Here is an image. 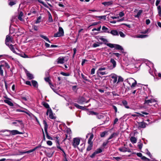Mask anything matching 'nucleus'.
Listing matches in <instances>:
<instances>
[{"instance_id": "10", "label": "nucleus", "mask_w": 161, "mask_h": 161, "mask_svg": "<svg viewBox=\"0 0 161 161\" xmlns=\"http://www.w3.org/2000/svg\"><path fill=\"white\" fill-rule=\"evenodd\" d=\"M58 64H63L64 63V57H59L57 59Z\"/></svg>"}, {"instance_id": "64", "label": "nucleus", "mask_w": 161, "mask_h": 161, "mask_svg": "<svg viewBox=\"0 0 161 161\" xmlns=\"http://www.w3.org/2000/svg\"><path fill=\"white\" fill-rule=\"evenodd\" d=\"M47 144L49 146H51L52 144V142L50 141H48L47 142Z\"/></svg>"}, {"instance_id": "16", "label": "nucleus", "mask_w": 161, "mask_h": 161, "mask_svg": "<svg viewBox=\"0 0 161 161\" xmlns=\"http://www.w3.org/2000/svg\"><path fill=\"white\" fill-rule=\"evenodd\" d=\"M73 104L77 108L82 110H84L85 109V108L84 107L80 106L76 103H73Z\"/></svg>"}, {"instance_id": "57", "label": "nucleus", "mask_w": 161, "mask_h": 161, "mask_svg": "<svg viewBox=\"0 0 161 161\" xmlns=\"http://www.w3.org/2000/svg\"><path fill=\"white\" fill-rule=\"evenodd\" d=\"M142 10H139V11L137 13V16L138 17L139 16H140L141 15V14L142 13Z\"/></svg>"}, {"instance_id": "30", "label": "nucleus", "mask_w": 161, "mask_h": 161, "mask_svg": "<svg viewBox=\"0 0 161 161\" xmlns=\"http://www.w3.org/2000/svg\"><path fill=\"white\" fill-rule=\"evenodd\" d=\"M43 124L44 126V129L45 131H47V129L48 128V125L47 124V123L46 121L45 120H43Z\"/></svg>"}, {"instance_id": "15", "label": "nucleus", "mask_w": 161, "mask_h": 161, "mask_svg": "<svg viewBox=\"0 0 161 161\" xmlns=\"http://www.w3.org/2000/svg\"><path fill=\"white\" fill-rule=\"evenodd\" d=\"M8 47L10 48V49L14 53L16 54L17 52L15 51L14 48V45H13L12 44H9Z\"/></svg>"}, {"instance_id": "46", "label": "nucleus", "mask_w": 161, "mask_h": 161, "mask_svg": "<svg viewBox=\"0 0 161 161\" xmlns=\"http://www.w3.org/2000/svg\"><path fill=\"white\" fill-rule=\"evenodd\" d=\"M62 36L58 32H57V33L54 34V37H60Z\"/></svg>"}, {"instance_id": "5", "label": "nucleus", "mask_w": 161, "mask_h": 161, "mask_svg": "<svg viewBox=\"0 0 161 161\" xmlns=\"http://www.w3.org/2000/svg\"><path fill=\"white\" fill-rule=\"evenodd\" d=\"M160 2L159 0H157L156 2V5L157 7L158 14L160 17H161V7L160 6H158Z\"/></svg>"}, {"instance_id": "22", "label": "nucleus", "mask_w": 161, "mask_h": 161, "mask_svg": "<svg viewBox=\"0 0 161 161\" xmlns=\"http://www.w3.org/2000/svg\"><path fill=\"white\" fill-rule=\"evenodd\" d=\"M97 74L98 76H100V75H104L106 74L107 73L105 72L102 71H99V70H97Z\"/></svg>"}, {"instance_id": "52", "label": "nucleus", "mask_w": 161, "mask_h": 161, "mask_svg": "<svg viewBox=\"0 0 161 161\" xmlns=\"http://www.w3.org/2000/svg\"><path fill=\"white\" fill-rule=\"evenodd\" d=\"M112 54L115 55L118 58H119L120 56L121 55V54H120L119 53H113Z\"/></svg>"}, {"instance_id": "47", "label": "nucleus", "mask_w": 161, "mask_h": 161, "mask_svg": "<svg viewBox=\"0 0 161 161\" xmlns=\"http://www.w3.org/2000/svg\"><path fill=\"white\" fill-rule=\"evenodd\" d=\"M81 76L82 78L84 80L89 82V80L87 79V77L85 76L84 75H83V74H81Z\"/></svg>"}, {"instance_id": "11", "label": "nucleus", "mask_w": 161, "mask_h": 161, "mask_svg": "<svg viewBox=\"0 0 161 161\" xmlns=\"http://www.w3.org/2000/svg\"><path fill=\"white\" fill-rule=\"evenodd\" d=\"M155 102L154 99H152L150 100H145L144 102V103L147 105H150V103Z\"/></svg>"}, {"instance_id": "4", "label": "nucleus", "mask_w": 161, "mask_h": 161, "mask_svg": "<svg viewBox=\"0 0 161 161\" xmlns=\"http://www.w3.org/2000/svg\"><path fill=\"white\" fill-rule=\"evenodd\" d=\"M77 102L80 104H82L84 102L88 103V101H86V100L85 98L81 96L78 98Z\"/></svg>"}, {"instance_id": "24", "label": "nucleus", "mask_w": 161, "mask_h": 161, "mask_svg": "<svg viewBox=\"0 0 161 161\" xmlns=\"http://www.w3.org/2000/svg\"><path fill=\"white\" fill-rule=\"evenodd\" d=\"M93 134H92L88 140V144H93V142L92 141V140L93 137Z\"/></svg>"}, {"instance_id": "28", "label": "nucleus", "mask_w": 161, "mask_h": 161, "mask_svg": "<svg viewBox=\"0 0 161 161\" xmlns=\"http://www.w3.org/2000/svg\"><path fill=\"white\" fill-rule=\"evenodd\" d=\"M130 140L132 143H136L137 141L136 139L133 136H132L130 137Z\"/></svg>"}, {"instance_id": "53", "label": "nucleus", "mask_w": 161, "mask_h": 161, "mask_svg": "<svg viewBox=\"0 0 161 161\" xmlns=\"http://www.w3.org/2000/svg\"><path fill=\"white\" fill-rule=\"evenodd\" d=\"M41 19V16H40L37 18V20L36 22V23L37 24L40 22V20Z\"/></svg>"}, {"instance_id": "49", "label": "nucleus", "mask_w": 161, "mask_h": 161, "mask_svg": "<svg viewBox=\"0 0 161 161\" xmlns=\"http://www.w3.org/2000/svg\"><path fill=\"white\" fill-rule=\"evenodd\" d=\"M119 34L120 36L122 37H124L125 36V35L122 32L119 31Z\"/></svg>"}, {"instance_id": "41", "label": "nucleus", "mask_w": 161, "mask_h": 161, "mask_svg": "<svg viewBox=\"0 0 161 161\" xmlns=\"http://www.w3.org/2000/svg\"><path fill=\"white\" fill-rule=\"evenodd\" d=\"M97 154L101 153L102 152V150L101 148L97 149L95 151Z\"/></svg>"}, {"instance_id": "56", "label": "nucleus", "mask_w": 161, "mask_h": 161, "mask_svg": "<svg viewBox=\"0 0 161 161\" xmlns=\"http://www.w3.org/2000/svg\"><path fill=\"white\" fill-rule=\"evenodd\" d=\"M109 142L110 141L108 140L106 142H104L103 144V146L104 147H105L109 143Z\"/></svg>"}, {"instance_id": "31", "label": "nucleus", "mask_w": 161, "mask_h": 161, "mask_svg": "<svg viewBox=\"0 0 161 161\" xmlns=\"http://www.w3.org/2000/svg\"><path fill=\"white\" fill-rule=\"evenodd\" d=\"M24 69L26 73L27 77H28L29 80H30V74L29 73V72L25 68H24Z\"/></svg>"}, {"instance_id": "27", "label": "nucleus", "mask_w": 161, "mask_h": 161, "mask_svg": "<svg viewBox=\"0 0 161 161\" xmlns=\"http://www.w3.org/2000/svg\"><path fill=\"white\" fill-rule=\"evenodd\" d=\"M37 1L40 3H42L45 7L49 8L50 10H51V9L45 3H44V2H43V1H41V0H38Z\"/></svg>"}, {"instance_id": "62", "label": "nucleus", "mask_w": 161, "mask_h": 161, "mask_svg": "<svg viewBox=\"0 0 161 161\" xmlns=\"http://www.w3.org/2000/svg\"><path fill=\"white\" fill-rule=\"evenodd\" d=\"M96 154H97L95 152L90 156V157L91 158H93Z\"/></svg>"}, {"instance_id": "43", "label": "nucleus", "mask_w": 161, "mask_h": 161, "mask_svg": "<svg viewBox=\"0 0 161 161\" xmlns=\"http://www.w3.org/2000/svg\"><path fill=\"white\" fill-rule=\"evenodd\" d=\"M102 44V43H94L92 45V47H96L99 46V44Z\"/></svg>"}, {"instance_id": "38", "label": "nucleus", "mask_w": 161, "mask_h": 161, "mask_svg": "<svg viewBox=\"0 0 161 161\" xmlns=\"http://www.w3.org/2000/svg\"><path fill=\"white\" fill-rule=\"evenodd\" d=\"M107 133V132L106 131H103L102 133H101L100 136L101 137H103L105 136V135Z\"/></svg>"}, {"instance_id": "3", "label": "nucleus", "mask_w": 161, "mask_h": 161, "mask_svg": "<svg viewBox=\"0 0 161 161\" xmlns=\"http://www.w3.org/2000/svg\"><path fill=\"white\" fill-rule=\"evenodd\" d=\"M80 140L78 138H75L73 139V145L74 148H76L80 143Z\"/></svg>"}, {"instance_id": "2", "label": "nucleus", "mask_w": 161, "mask_h": 161, "mask_svg": "<svg viewBox=\"0 0 161 161\" xmlns=\"http://www.w3.org/2000/svg\"><path fill=\"white\" fill-rule=\"evenodd\" d=\"M48 114L49 117L50 119H56V117L54 116L52 110L51 108L47 109L46 112V115H47Z\"/></svg>"}, {"instance_id": "9", "label": "nucleus", "mask_w": 161, "mask_h": 161, "mask_svg": "<svg viewBox=\"0 0 161 161\" xmlns=\"http://www.w3.org/2000/svg\"><path fill=\"white\" fill-rule=\"evenodd\" d=\"M119 150L121 152H130V149L125 147H122L119 148Z\"/></svg>"}, {"instance_id": "39", "label": "nucleus", "mask_w": 161, "mask_h": 161, "mask_svg": "<svg viewBox=\"0 0 161 161\" xmlns=\"http://www.w3.org/2000/svg\"><path fill=\"white\" fill-rule=\"evenodd\" d=\"M131 80H134L135 82L133 83L131 85V87L132 88L135 87L137 84L136 81V80H134L132 78Z\"/></svg>"}, {"instance_id": "13", "label": "nucleus", "mask_w": 161, "mask_h": 161, "mask_svg": "<svg viewBox=\"0 0 161 161\" xmlns=\"http://www.w3.org/2000/svg\"><path fill=\"white\" fill-rule=\"evenodd\" d=\"M22 123L21 121L16 120L12 123V124L16 126H19L21 125Z\"/></svg>"}, {"instance_id": "26", "label": "nucleus", "mask_w": 161, "mask_h": 161, "mask_svg": "<svg viewBox=\"0 0 161 161\" xmlns=\"http://www.w3.org/2000/svg\"><path fill=\"white\" fill-rule=\"evenodd\" d=\"M4 102L10 106H13L14 104L13 103L10 101L8 99H6L4 100Z\"/></svg>"}, {"instance_id": "19", "label": "nucleus", "mask_w": 161, "mask_h": 161, "mask_svg": "<svg viewBox=\"0 0 161 161\" xmlns=\"http://www.w3.org/2000/svg\"><path fill=\"white\" fill-rule=\"evenodd\" d=\"M110 33L113 35V36H119V33L117 30H113L110 32Z\"/></svg>"}, {"instance_id": "40", "label": "nucleus", "mask_w": 161, "mask_h": 161, "mask_svg": "<svg viewBox=\"0 0 161 161\" xmlns=\"http://www.w3.org/2000/svg\"><path fill=\"white\" fill-rule=\"evenodd\" d=\"M45 132L46 134V137L49 140H52V138L48 134V132L47 131H45Z\"/></svg>"}, {"instance_id": "45", "label": "nucleus", "mask_w": 161, "mask_h": 161, "mask_svg": "<svg viewBox=\"0 0 161 161\" xmlns=\"http://www.w3.org/2000/svg\"><path fill=\"white\" fill-rule=\"evenodd\" d=\"M60 74L65 76H69L70 75L69 73H66L63 72H60Z\"/></svg>"}, {"instance_id": "55", "label": "nucleus", "mask_w": 161, "mask_h": 161, "mask_svg": "<svg viewBox=\"0 0 161 161\" xmlns=\"http://www.w3.org/2000/svg\"><path fill=\"white\" fill-rule=\"evenodd\" d=\"M23 80L26 84L30 86V81H25V80L24 79H23Z\"/></svg>"}, {"instance_id": "36", "label": "nucleus", "mask_w": 161, "mask_h": 161, "mask_svg": "<svg viewBox=\"0 0 161 161\" xmlns=\"http://www.w3.org/2000/svg\"><path fill=\"white\" fill-rule=\"evenodd\" d=\"M148 35H140L136 36L137 38H143L147 37Z\"/></svg>"}, {"instance_id": "23", "label": "nucleus", "mask_w": 161, "mask_h": 161, "mask_svg": "<svg viewBox=\"0 0 161 161\" xmlns=\"http://www.w3.org/2000/svg\"><path fill=\"white\" fill-rule=\"evenodd\" d=\"M59 34H60L61 36H63L64 35V31L63 28L61 27H59L58 29V31Z\"/></svg>"}, {"instance_id": "44", "label": "nucleus", "mask_w": 161, "mask_h": 161, "mask_svg": "<svg viewBox=\"0 0 161 161\" xmlns=\"http://www.w3.org/2000/svg\"><path fill=\"white\" fill-rule=\"evenodd\" d=\"M96 17L100 18V19H103L104 20L106 19V16L105 15L101 16H96Z\"/></svg>"}, {"instance_id": "21", "label": "nucleus", "mask_w": 161, "mask_h": 161, "mask_svg": "<svg viewBox=\"0 0 161 161\" xmlns=\"http://www.w3.org/2000/svg\"><path fill=\"white\" fill-rule=\"evenodd\" d=\"M10 131V133L12 134L13 135H15L16 134H21V133L18 131L17 130H11Z\"/></svg>"}, {"instance_id": "37", "label": "nucleus", "mask_w": 161, "mask_h": 161, "mask_svg": "<svg viewBox=\"0 0 161 161\" xmlns=\"http://www.w3.org/2000/svg\"><path fill=\"white\" fill-rule=\"evenodd\" d=\"M45 80L47 82H48L49 85H52V83H51V81L50 80L49 78L48 77L45 78H44Z\"/></svg>"}, {"instance_id": "8", "label": "nucleus", "mask_w": 161, "mask_h": 161, "mask_svg": "<svg viewBox=\"0 0 161 161\" xmlns=\"http://www.w3.org/2000/svg\"><path fill=\"white\" fill-rule=\"evenodd\" d=\"M110 62L113 64V66L110 67V69H113L116 67V63L114 59L111 58L110 60Z\"/></svg>"}, {"instance_id": "34", "label": "nucleus", "mask_w": 161, "mask_h": 161, "mask_svg": "<svg viewBox=\"0 0 161 161\" xmlns=\"http://www.w3.org/2000/svg\"><path fill=\"white\" fill-rule=\"evenodd\" d=\"M88 145L87 148L86 150L87 151H90L92 147L93 144H88Z\"/></svg>"}, {"instance_id": "51", "label": "nucleus", "mask_w": 161, "mask_h": 161, "mask_svg": "<svg viewBox=\"0 0 161 161\" xmlns=\"http://www.w3.org/2000/svg\"><path fill=\"white\" fill-rule=\"evenodd\" d=\"M48 20L50 22H53V19L51 15L48 16Z\"/></svg>"}, {"instance_id": "33", "label": "nucleus", "mask_w": 161, "mask_h": 161, "mask_svg": "<svg viewBox=\"0 0 161 161\" xmlns=\"http://www.w3.org/2000/svg\"><path fill=\"white\" fill-rule=\"evenodd\" d=\"M4 68V65L1 64L0 65V74L1 75L3 76V70Z\"/></svg>"}, {"instance_id": "35", "label": "nucleus", "mask_w": 161, "mask_h": 161, "mask_svg": "<svg viewBox=\"0 0 161 161\" xmlns=\"http://www.w3.org/2000/svg\"><path fill=\"white\" fill-rule=\"evenodd\" d=\"M40 37L42 38L45 39L48 42H49L50 43V41L49 39L47 38L46 36H44L43 35H40Z\"/></svg>"}, {"instance_id": "58", "label": "nucleus", "mask_w": 161, "mask_h": 161, "mask_svg": "<svg viewBox=\"0 0 161 161\" xmlns=\"http://www.w3.org/2000/svg\"><path fill=\"white\" fill-rule=\"evenodd\" d=\"M4 66L7 69H9L10 68L9 65L7 63H5Z\"/></svg>"}, {"instance_id": "14", "label": "nucleus", "mask_w": 161, "mask_h": 161, "mask_svg": "<svg viewBox=\"0 0 161 161\" xmlns=\"http://www.w3.org/2000/svg\"><path fill=\"white\" fill-rule=\"evenodd\" d=\"M111 78L112 79V81L113 83H115L117 81V76L116 75H114L111 76Z\"/></svg>"}, {"instance_id": "1", "label": "nucleus", "mask_w": 161, "mask_h": 161, "mask_svg": "<svg viewBox=\"0 0 161 161\" xmlns=\"http://www.w3.org/2000/svg\"><path fill=\"white\" fill-rule=\"evenodd\" d=\"M99 39L103 41L104 42L105 44L107 45L110 48H114L115 49L120 50L121 51L124 50V49L122 46L119 45L111 43H106L108 41L106 39L104 38L103 36H100L99 37Z\"/></svg>"}, {"instance_id": "60", "label": "nucleus", "mask_w": 161, "mask_h": 161, "mask_svg": "<svg viewBox=\"0 0 161 161\" xmlns=\"http://www.w3.org/2000/svg\"><path fill=\"white\" fill-rule=\"evenodd\" d=\"M143 144L142 143H140L138 145V147L139 149H141L142 147Z\"/></svg>"}, {"instance_id": "59", "label": "nucleus", "mask_w": 161, "mask_h": 161, "mask_svg": "<svg viewBox=\"0 0 161 161\" xmlns=\"http://www.w3.org/2000/svg\"><path fill=\"white\" fill-rule=\"evenodd\" d=\"M88 61L87 60L85 59H83L82 60V61L81 63V65L83 66L84 64L86 62H87Z\"/></svg>"}, {"instance_id": "17", "label": "nucleus", "mask_w": 161, "mask_h": 161, "mask_svg": "<svg viewBox=\"0 0 161 161\" xmlns=\"http://www.w3.org/2000/svg\"><path fill=\"white\" fill-rule=\"evenodd\" d=\"M23 13L22 12H20L19 13V15L18 16V18L21 21H23V19L22 17L23 16Z\"/></svg>"}, {"instance_id": "18", "label": "nucleus", "mask_w": 161, "mask_h": 161, "mask_svg": "<svg viewBox=\"0 0 161 161\" xmlns=\"http://www.w3.org/2000/svg\"><path fill=\"white\" fill-rule=\"evenodd\" d=\"M16 54L24 58H27L28 57L27 55L23 53H19L17 52Z\"/></svg>"}, {"instance_id": "29", "label": "nucleus", "mask_w": 161, "mask_h": 161, "mask_svg": "<svg viewBox=\"0 0 161 161\" xmlns=\"http://www.w3.org/2000/svg\"><path fill=\"white\" fill-rule=\"evenodd\" d=\"M102 30L104 32H107L108 33H110V31H109L108 30V29L104 26H103L102 27Z\"/></svg>"}, {"instance_id": "12", "label": "nucleus", "mask_w": 161, "mask_h": 161, "mask_svg": "<svg viewBox=\"0 0 161 161\" xmlns=\"http://www.w3.org/2000/svg\"><path fill=\"white\" fill-rule=\"evenodd\" d=\"M31 82L32 83L33 86L35 88L37 89L38 88V85L37 82L36 81L32 80L31 81Z\"/></svg>"}, {"instance_id": "7", "label": "nucleus", "mask_w": 161, "mask_h": 161, "mask_svg": "<svg viewBox=\"0 0 161 161\" xmlns=\"http://www.w3.org/2000/svg\"><path fill=\"white\" fill-rule=\"evenodd\" d=\"M147 124L145 123L144 122L142 121L138 123V128L139 129H140L142 128H144L146 127Z\"/></svg>"}, {"instance_id": "42", "label": "nucleus", "mask_w": 161, "mask_h": 161, "mask_svg": "<svg viewBox=\"0 0 161 161\" xmlns=\"http://www.w3.org/2000/svg\"><path fill=\"white\" fill-rule=\"evenodd\" d=\"M123 81V79L121 77L119 76V77L118 80L117 81V83L118 84L120 82H122Z\"/></svg>"}, {"instance_id": "63", "label": "nucleus", "mask_w": 161, "mask_h": 161, "mask_svg": "<svg viewBox=\"0 0 161 161\" xmlns=\"http://www.w3.org/2000/svg\"><path fill=\"white\" fill-rule=\"evenodd\" d=\"M95 69L94 68H92L91 70V74L92 75L94 74L95 73Z\"/></svg>"}, {"instance_id": "54", "label": "nucleus", "mask_w": 161, "mask_h": 161, "mask_svg": "<svg viewBox=\"0 0 161 161\" xmlns=\"http://www.w3.org/2000/svg\"><path fill=\"white\" fill-rule=\"evenodd\" d=\"M121 159V157H113V158L112 159L113 160L116 159V160L117 161H119L120 159Z\"/></svg>"}, {"instance_id": "25", "label": "nucleus", "mask_w": 161, "mask_h": 161, "mask_svg": "<svg viewBox=\"0 0 161 161\" xmlns=\"http://www.w3.org/2000/svg\"><path fill=\"white\" fill-rule=\"evenodd\" d=\"M123 105L127 108H130L128 106V103L127 101L125 100H123L122 102Z\"/></svg>"}, {"instance_id": "61", "label": "nucleus", "mask_w": 161, "mask_h": 161, "mask_svg": "<svg viewBox=\"0 0 161 161\" xmlns=\"http://www.w3.org/2000/svg\"><path fill=\"white\" fill-rule=\"evenodd\" d=\"M124 15H125L124 13V12H120L119 13V16L120 17H123V16H124Z\"/></svg>"}, {"instance_id": "32", "label": "nucleus", "mask_w": 161, "mask_h": 161, "mask_svg": "<svg viewBox=\"0 0 161 161\" xmlns=\"http://www.w3.org/2000/svg\"><path fill=\"white\" fill-rule=\"evenodd\" d=\"M42 104L46 108L48 109L51 108L49 107V104L47 103L43 102L42 103Z\"/></svg>"}, {"instance_id": "50", "label": "nucleus", "mask_w": 161, "mask_h": 161, "mask_svg": "<svg viewBox=\"0 0 161 161\" xmlns=\"http://www.w3.org/2000/svg\"><path fill=\"white\" fill-rule=\"evenodd\" d=\"M90 114L92 115H97L98 114L97 113L94 112L93 111H91L89 112Z\"/></svg>"}, {"instance_id": "6", "label": "nucleus", "mask_w": 161, "mask_h": 161, "mask_svg": "<svg viewBox=\"0 0 161 161\" xmlns=\"http://www.w3.org/2000/svg\"><path fill=\"white\" fill-rule=\"evenodd\" d=\"M13 41V38L10 37L9 35H7L5 39V44L7 46H9L10 42H12Z\"/></svg>"}, {"instance_id": "48", "label": "nucleus", "mask_w": 161, "mask_h": 161, "mask_svg": "<svg viewBox=\"0 0 161 161\" xmlns=\"http://www.w3.org/2000/svg\"><path fill=\"white\" fill-rule=\"evenodd\" d=\"M16 3L15 1H11L9 3V5L12 6Z\"/></svg>"}, {"instance_id": "20", "label": "nucleus", "mask_w": 161, "mask_h": 161, "mask_svg": "<svg viewBox=\"0 0 161 161\" xmlns=\"http://www.w3.org/2000/svg\"><path fill=\"white\" fill-rule=\"evenodd\" d=\"M118 135V133H117L116 132H114L112 134L111 136L109 137L108 140V141L109 140L115 137L116 136H117Z\"/></svg>"}]
</instances>
